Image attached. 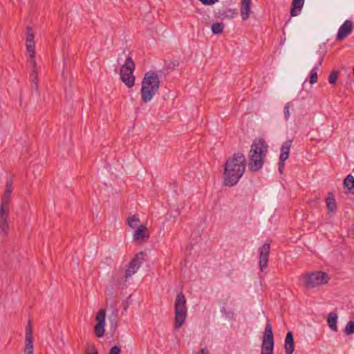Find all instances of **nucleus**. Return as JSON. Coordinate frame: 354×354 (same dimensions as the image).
<instances>
[{
	"mask_svg": "<svg viewBox=\"0 0 354 354\" xmlns=\"http://www.w3.org/2000/svg\"><path fill=\"white\" fill-rule=\"evenodd\" d=\"M246 162L245 156L241 152L230 156L224 165L223 185L230 187L236 185L245 171Z\"/></svg>",
	"mask_w": 354,
	"mask_h": 354,
	"instance_id": "1",
	"label": "nucleus"
},
{
	"mask_svg": "<svg viewBox=\"0 0 354 354\" xmlns=\"http://www.w3.org/2000/svg\"><path fill=\"white\" fill-rule=\"evenodd\" d=\"M268 150V145L263 138H256L253 140L248 153L250 171H257L262 168Z\"/></svg>",
	"mask_w": 354,
	"mask_h": 354,
	"instance_id": "2",
	"label": "nucleus"
},
{
	"mask_svg": "<svg viewBox=\"0 0 354 354\" xmlns=\"http://www.w3.org/2000/svg\"><path fill=\"white\" fill-rule=\"evenodd\" d=\"M160 81L158 74L154 71H149L145 74L140 89L141 99L144 102L151 100L153 95L158 93Z\"/></svg>",
	"mask_w": 354,
	"mask_h": 354,
	"instance_id": "3",
	"label": "nucleus"
},
{
	"mask_svg": "<svg viewBox=\"0 0 354 354\" xmlns=\"http://www.w3.org/2000/svg\"><path fill=\"white\" fill-rule=\"evenodd\" d=\"M175 317H174V329L178 330L184 324L187 315L186 306V299L183 292H180L174 302Z\"/></svg>",
	"mask_w": 354,
	"mask_h": 354,
	"instance_id": "4",
	"label": "nucleus"
},
{
	"mask_svg": "<svg viewBox=\"0 0 354 354\" xmlns=\"http://www.w3.org/2000/svg\"><path fill=\"white\" fill-rule=\"evenodd\" d=\"M301 278L307 288H314L326 284L330 279L327 273L322 271L306 272L302 274Z\"/></svg>",
	"mask_w": 354,
	"mask_h": 354,
	"instance_id": "5",
	"label": "nucleus"
},
{
	"mask_svg": "<svg viewBox=\"0 0 354 354\" xmlns=\"http://www.w3.org/2000/svg\"><path fill=\"white\" fill-rule=\"evenodd\" d=\"M135 70V63L131 56L128 55L124 65L120 68V79L125 85L131 88L135 84V77L133 73Z\"/></svg>",
	"mask_w": 354,
	"mask_h": 354,
	"instance_id": "6",
	"label": "nucleus"
},
{
	"mask_svg": "<svg viewBox=\"0 0 354 354\" xmlns=\"http://www.w3.org/2000/svg\"><path fill=\"white\" fill-rule=\"evenodd\" d=\"M274 346L272 326L268 319L263 335L261 354H273Z\"/></svg>",
	"mask_w": 354,
	"mask_h": 354,
	"instance_id": "7",
	"label": "nucleus"
},
{
	"mask_svg": "<svg viewBox=\"0 0 354 354\" xmlns=\"http://www.w3.org/2000/svg\"><path fill=\"white\" fill-rule=\"evenodd\" d=\"M146 256L147 254L142 251L138 252L134 256V257L128 263L127 268L124 270V277L126 279H129L138 271Z\"/></svg>",
	"mask_w": 354,
	"mask_h": 354,
	"instance_id": "8",
	"label": "nucleus"
},
{
	"mask_svg": "<svg viewBox=\"0 0 354 354\" xmlns=\"http://www.w3.org/2000/svg\"><path fill=\"white\" fill-rule=\"evenodd\" d=\"M105 319L106 310L101 308L96 314L95 320L97 323L94 326V333L97 337H102L104 335Z\"/></svg>",
	"mask_w": 354,
	"mask_h": 354,
	"instance_id": "9",
	"label": "nucleus"
},
{
	"mask_svg": "<svg viewBox=\"0 0 354 354\" xmlns=\"http://www.w3.org/2000/svg\"><path fill=\"white\" fill-rule=\"evenodd\" d=\"M270 252V243L267 241L259 249V268L263 271L268 266L269 254Z\"/></svg>",
	"mask_w": 354,
	"mask_h": 354,
	"instance_id": "10",
	"label": "nucleus"
},
{
	"mask_svg": "<svg viewBox=\"0 0 354 354\" xmlns=\"http://www.w3.org/2000/svg\"><path fill=\"white\" fill-rule=\"evenodd\" d=\"M24 353L33 354L32 326L30 321L26 327Z\"/></svg>",
	"mask_w": 354,
	"mask_h": 354,
	"instance_id": "11",
	"label": "nucleus"
},
{
	"mask_svg": "<svg viewBox=\"0 0 354 354\" xmlns=\"http://www.w3.org/2000/svg\"><path fill=\"white\" fill-rule=\"evenodd\" d=\"M354 26L351 21L346 20L339 27L336 35L337 41H342L347 37L353 30Z\"/></svg>",
	"mask_w": 354,
	"mask_h": 354,
	"instance_id": "12",
	"label": "nucleus"
},
{
	"mask_svg": "<svg viewBox=\"0 0 354 354\" xmlns=\"http://www.w3.org/2000/svg\"><path fill=\"white\" fill-rule=\"evenodd\" d=\"M128 279L124 277V271L122 268L115 269L112 272L111 283L113 286L118 285L125 286Z\"/></svg>",
	"mask_w": 354,
	"mask_h": 354,
	"instance_id": "13",
	"label": "nucleus"
},
{
	"mask_svg": "<svg viewBox=\"0 0 354 354\" xmlns=\"http://www.w3.org/2000/svg\"><path fill=\"white\" fill-rule=\"evenodd\" d=\"M252 0H241V15L243 21L247 20L251 13Z\"/></svg>",
	"mask_w": 354,
	"mask_h": 354,
	"instance_id": "14",
	"label": "nucleus"
},
{
	"mask_svg": "<svg viewBox=\"0 0 354 354\" xmlns=\"http://www.w3.org/2000/svg\"><path fill=\"white\" fill-rule=\"evenodd\" d=\"M295 346L293 333L291 331H288L286 333L284 344L286 354H292L295 350Z\"/></svg>",
	"mask_w": 354,
	"mask_h": 354,
	"instance_id": "15",
	"label": "nucleus"
},
{
	"mask_svg": "<svg viewBox=\"0 0 354 354\" xmlns=\"http://www.w3.org/2000/svg\"><path fill=\"white\" fill-rule=\"evenodd\" d=\"M328 214H335L337 210V203L333 192H328L326 198Z\"/></svg>",
	"mask_w": 354,
	"mask_h": 354,
	"instance_id": "16",
	"label": "nucleus"
},
{
	"mask_svg": "<svg viewBox=\"0 0 354 354\" xmlns=\"http://www.w3.org/2000/svg\"><path fill=\"white\" fill-rule=\"evenodd\" d=\"M26 35L27 50L28 52L35 50L34 34L31 27L27 26Z\"/></svg>",
	"mask_w": 354,
	"mask_h": 354,
	"instance_id": "17",
	"label": "nucleus"
},
{
	"mask_svg": "<svg viewBox=\"0 0 354 354\" xmlns=\"http://www.w3.org/2000/svg\"><path fill=\"white\" fill-rule=\"evenodd\" d=\"M238 15L237 9H231L228 8L226 10L224 9H218V12H216V16L218 18L224 19H232Z\"/></svg>",
	"mask_w": 354,
	"mask_h": 354,
	"instance_id": "18",
	"label": "nucleus"
},
{
	"mask_svg": "<svg viewBox=\"0 0 354 354\" xmlns=\"http://www.w3.org/2000/svg\"><path fill=\"white\" fill-rule=\"evenodd\" d=\"M304 3V0H292L290 8V16L295 17L299 15Z\"/></svg>",
	"mask_w": 354,
	"mask_h": 354,
	"instance_id": "19",
	"label": "nucleus"
},
{
	"mask_svg": "<svg viewBox=\"0 0 354 354\" xmlns=\"http://www.w3.org/2000/svg\"><path fill=\"white\" fill-rule=\"evenodd\" d=\"M292 140H287L282 145L280 151L279 158L288 159L289 158L290 149L292 147Z\"/></svg>",
	"mask_w": 354,
	"mask_h": 354,
	"instance_id": "20",
	"label": "nucleus"
},
{
	"mask_svg": "<svg viewBox=\"0 0 354 354\" xmlns=\"http://www.w3.org/2000/svg\"><path fill=\"white\" fill-rule=\"evenodd\" d=\"M147 227L141 225L140 226L137 227V229L136 230L133 235L134 240L136 241H140L142 240L143 239H148L149 234H147Z\"/></svg>",
	"mask_w": 354,
	"mask_h": 354,
	"instance_id": "21",
	"label": "nucleus"
},
{
	"mask_svg": "<svg viewBox=\"0 0 354 354\" xmlns=\"http://www.w3.org/2000/svg\"><path fill=\"white\" fill-rule=\"evenodd\" d=\"M343 186L347 189V192L354 194V176L349 174L343 180Z\"/></svg>",
	"mask_w": 354,
	"mask_h": 354,
	"instance_id": "22",
	"label": "nucleus"
},
{
	"mask_svg": "<svg viewBox=\"0 0 354 354\" xmlns=\"http://www.w3.org/2000/svg\"><path fill=\"white\" fill-rule=\"evenodd\" d=\"M338 316L335 312L329 313L327 318V323L330 328L333 331H337V322Z\"/></svg>",
	"mask_w": 354,
	"mask_h": 354,
	"instance_id": "23",
	"label": "nucleus"
},
{
	"mask_svg": "<svg viewBox=\"0 0 354 354\" xmlns=\"http://www.w3.org/2000/svg\"><path fill=\"white\" fill-rule=\"evenodd\" d=\"M12 192V180L10 178L6 185L4 193L1 197V201L10 202V194Z\"/></svg>",
	"mask_w": 354,
	"mask_h": 354,
	"instance_id": "24",
	"label": "nucleus"
},
{
	"mask_svg": "<svg viewBox=\"0 0 354 354\" xmlns=\"http://www.w3.org/2000/svg\"><path fill=\"white\" fill-rule=\"evenodd\" d=\"M10 202L1 201L0 219H8Z\"/></svg>",
	"mask_w": 354,
	"mask_h": 354,
	"instance_id": "25",
	"label": "nucleus"
},
{
	"mask_svg": "<svg viewBox=\"0 0 354 354\" xmlns=\"http://www.w3.org/2000/svg\"><path fill=\"white\" fill-rule=\"evenodd\" d=\"M224 24L223 22L213 23L212 25V32L213 35H220L223 32Z\"/></svg>",
	"mask_w": 354,
	"mask_h": 354,
	"instance_id": "26",
	"label": "nucleus"
},
{
	"mask_svg": "<svg viewBox=\"0 0 354 354\" xmlns=\"http://www.w3.org/2000/svg\"><path fill=\"white\" fill-rule=\"evenodd\" d=\"M109 322H110L111 330H112L113 332H115L117 330V328H118V314H117V312L115 313H113L109 317Z\"/></svg>",
	"mask_w": 354,
	"mask_h": 354,
	"instance_id": "27",
	"label": "nucleus"
},
{
	"mask_svg": "<svg viewBox=\"0 0 354 354\" xmlns=\"http://www.w3.org/2000/svg\"><path fill=\"white\" fill-rule=\"evenodd\" d=\"M30 77L32 81V88H34L36 91L38 89V80H37V71L36 69H32L30 74Z\"/></svg>",
	"mask_w": 354,
	"mask_h": 354,
	"instance_id": "28",
	"label": "nucleus"
},
{
	"mask_svg": "<svg viewBox=\"0 0 354 354\" xmlns=\"http://www.w3.org/2000/svg\"><path fill=\"white\" fill-rule=\"evenodd\" d=\"M127 223L131 227L134 229L138 226L140 219L137 215H133L128 218Z\"/></svg>",
	"mask_w": 354,
	"mask_h": 354,
	"instance_id": "29",
	"label": "nucleus"
},
{
	"mask_svg": "<svg viewBox=\"0 0 354 354\" xmlns=\"http://www.w3.org/2000/svg\"><path fill=\"white\" fill-rule=\"evenodd\" d=\"M317 71L318 66H315L310 72L309 82L311 84H314L317 82Z\"/></svg>",
	"mask_w": 354,
	"mask_h": 354,
	"instance_id": "30",
	"label": "nucleus"
},
{
	"mask_svg": "<svg viewBox=\"0 0 354 354\" xmlns=\"http://www.w3.org/2000/svg\"><path fill=\"white\" fill-rule=\"evenodd\" d=\"M339 71L333 70L330 72L328 75V82L332 85H335L337 84V80L339 76Z\"/></svg>",
	"mask_w": 354,
	"mask_h": 354,
	"instance_id": "31",
	"label": "nucleus"
},
{
	"mask_svg": "<svg viewBox=\"0 0 354 354\" xmlns=\"http://www.w3.org/2000/svg\"><path fill=\"white\" fill-rule=\"evenodd\" d=\"M344 333L346 335H351L354 333V320L349 321L344 329Z\"/></svg>",
	"mask_w": 354,
	"mask_h": 354,
	"instance_id": "32",
	"label": "nucleus"
},
{
	"mask_svg": "<svg viewBox=\"0 0 354 354\" xmlns=\"http://www.w3.org/2000/svg\"><path fill=\"white\" fill-rule=\"evenodd\" d=\"M220 311L223 314L225 319L232 320L234 319V313L232 310H227L225 306L220 308Z\"/></svg>",
	"mask_w": 354,
	"mask_h": 354,
	"instance_id": "33",
	"label": "nucleus"
},
{
	"mask_svg": "<svg viewBox=\"0 0 354 354\" xmlns=\"http://www.w3.org/2000/svg\"><path fill=\"white\" fill-rule=\"evenodd\" d=\"M8 219H0V230L4 236L8 234Z\"/></svg>",
	"mask_w": 354,
	"mask_h": 354,
	"instance_id": "34",
	"label": "nucleus"
},
{
	"mask_svg": "<svg viewBox=\"0 0 354 354\" xmlns=\"http://www.w3.org/2000/svg\"><path fill=\"white\" fill-rule=\"evenodd\" d=\"M30 64L32 69H36V61H35V50L30 51Z\"/></svg>",
	"mask_w": 354,
	"mask_h": 354,
	"instance_id": "35",
	"label": "nucleus"
},
{
	"mask_svg": "<svg viewBox=\"0 0 354 354\" xmlns=\"http://www.w3.org/2000/svg\"><path fill=\"white\" fill-rule=\"evenodd\" d=\"M108 354H121V347L118 345L112 346Z\"/></svg>",
	"mask_w": 354,
	"mask_h": 354,
	"instance_id": "36",
	"label": "nucleus"
},
{
	"mask_svg": "<svg viewBox=\"0 0 354 354\" xmlns=\"http://www.w3.org/2000/svg\"><path fill=\"white\" fill-rule=\"evenodd\" d=\"M291 102H288L284 107V118L286 120H288L290 116V107Z\"/></svg>",
	"mask_w": 354,
	"mask_h": 354,
	"instance_id": "37",
	"label": "nucleus"
},
{
	"mask_svg": "<svg viewBox=\"0 0 354 354\" xmlns=\"http://www.w3.org/2000/svg\"><path fill=\"white\" fill-rule=\"evenodd\" d=\"M204 6H213L216 3L218 2L219 0H198Z\"/></svg>",
	"mask_w": 354,
	"mask_h": 354,
	"instance_id": "38",
	"label": "nucleus"
},
{
	"mask_svg": "<svg viewBox=\"0 0 354 354\" xmlns=\"http://www.w3.org/2000/svg\"><path fill=\"white\" fill-rule=\"evenodd\" d=\"M287 159H285V158H279V171L280 174H282L283 173V171L284 169V166H285V161Z\"/></svg>",
	"mask_w": 354,
	"mask_h": 354,
	"instance_id": "39",
	"label": "nucleus"
},
{
	"mask_svg": "<svg viewBox=\"0 0 354 354\" xmlns=\"http://www.w3.org/2000/svg\"><path fill=\"white\" fill-rule=\"evenodd\" d=\"M86 354H98L97 350L94 344H92L86 351Z\"/></svg>",
	"mask_w": 354,
	"mask_h": 354,
	"instance_id": "40",
	"label": "nucleus"
},
{
	"mask_svg": "<svg viewBox=\"0 0 354 354\" xmlns=\"http://www.w3.org/2000/svg\"><path fill=\"white\" fill-rule=\"evenodd\" d=\"M130 299H131V296L127 297L126 300L123 301L122 306L123 307L124 310H127V308H129V306L131 303Z\"/></svg>",
	"mask_w": 354,
	"mask_h": 354,
	"instance_id": "41",
	"label": "nucleus"
},
{
	"mask_svg": "<svg viewBox=\"0 0 354 354\" xmlns=\"http://www.w3.org/2000/svg\"><path fill=\"white\" fill-rule=\"evenodd\" d=\"M179 65V62L178 61L171 62L169 63L167 66V68L170 70L174 69L175 67L178 66Z\"/></svg>",
	"mask_w": 354,
	"mask_h": 354,
	"instance_id": "42",
	"label": "nucleus"
},
{
	"mask_svg": "<svg viewBox=\"0 0 354 354\" xmlns=\"http://www.w3.org/2000/svg\"><path fill=\"white\" fill-rule=\"evenodd\" d=\"M197 354H209V351L207 348H202Z\"/></svg>",
	"mask_w": 354,
	"mask_h": 354,
	"instance_id": "43",
	"label": "nucleus"
},
{
	"mask_svg": "<svg viewBox=\"0 0 354 354\" xmlns=\"http://www.w3.org/2000/svg\"><path fill=\"white\" fill-rule=\"evenodd\" d=\"M322 62H323V57H322V58L319 59V61L318 64H317L316 66H318V67H319V66H321V65H322Z\"/></svg>",
	"mask_w": 354,
	"mask_h": 354,
	"instance_id": "44",
	"label": "nucleus"
},
{
	"mask_svg": "<svg viewBox=\"0 0 354 354\" xmlns=\"http://www.w3.org/2000/svg\"><path fill=\"white\" fill-rule=\"evenodd\" d=\"M353 75H354V68H353Z\"/></svg>",
	"mask_w": 354,
	"mask_h": 354,
	"instance_id": "45",
	"label": "nucleus"
}]
</instances>
